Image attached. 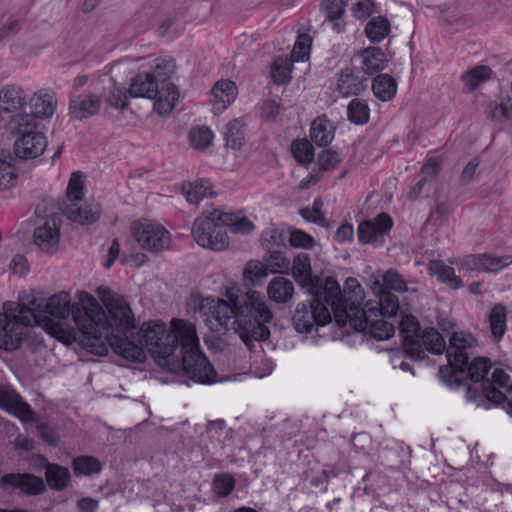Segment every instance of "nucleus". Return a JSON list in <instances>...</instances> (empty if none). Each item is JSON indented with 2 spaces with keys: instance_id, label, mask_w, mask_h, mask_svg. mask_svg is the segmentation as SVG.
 Listing matches in <instances>:
<instances>
[{
  "instance_id": "nucleus-1",
  "label": "nucleus",
  "mask_w": 512,
  "mask_h": 512,
  "mask_svg": "<svg viewBox=\"0 0 512 512\" xmlns=\"http://www.w3.org/2000/svg\"><path fill=\"white\" fill-rule=\"evenodd\" d=\"M99 288L106 310L102 308L97 299L85 291L77 294L78 302H71V295L67 291H60L50 296L44 311L59 320H66L70 315L79 331L88 339L101 341L98 353L106 351L102 339L112 350L122 358L141 360V348L130 343L122 337L128 333L133 325V313L127 301L118 295L104 298Z\"/></svg>"
},
{
  "instance_id": "nucleus-2",
  "label": "nucleus",
  "mask_w": 512,
  "mask_h": 512,
  "mask_svg": "<svg viewBox=\"0 0 512 512\" xmlns=\"http://www.w3.org/2000/svg\"><path fill=\"white\" fill-rule=\"evenodd\" d=\"M136 322L122 337L141 348V360L125 358L128 361L142 363L146 359V350L163 367L172 368L181 364L188 377L201 384L217 381V374L201 350L196 327L193 323L173 318L167 325L161 321H149L135 332Z\"/></svg>"
},
{
  "instance_id": "nucleus-3",
  "label": "nucleus",
  "mask_w": 512,
  "mask_h": 512,
  "mask_svg": "<svg viewBox=\"0 0 512 512\" xmlns=\"http://www.w3.org/2000/svg\"><path fill=\"white\" fill-rule=\"evenodd\" d=\"M227 300L209 296L203 298L199 312L211 325L235 331L249 349L254 341L266 340L270 331L266 324L273 314L258 291L235 295L232 290L225 293Z\"/></svg>"
},
{
  "instance_id": "nucleus-4",
  "label": "nucleus",
  "mask_w": 512,
  "mask_h": 512,
  "mask_svg": "<svg viewBox=\"0 0 512 512\" xmlns=\"http://www.w3.org/2000/svg\"><path fill=\"white\" fill-rule=\"evenodd\" d=\"M42 304L43 301L36 291L21 292L18 302L4 303L3 313H0L1 349H17L29 326L42 327L48 334L67 345L76 341V332L73 328L48 316L36 315V312H42Z\"/></svg>"
},
{
  "instance_id": "nucleus-5",
  "label": "nucleus",
  "mask_w": 512,
  "mask_h": 512,
  "mask_svg": "<svg viewBox=\"0 0 512 512\" xmlns=\"http://www.w3.org/2000/svg\"><path fill=\"white\" fill-rule=\"evenodd\" d=\"M38 120L33 113L17 112L5 123L6 131L13 137L14 153L20 159H34L43 154L47 147L44 134L37 130Z\"/></svg>"
},
{
  "instance_id": "nucleus-6",
  "label": "nucleus",
  "mask_w": 512,
  "mask_h": 512,
  "mask_svg": "<svg viewBox=\"0 0 512 512\" xmlns=\"http://www.w3.org/2000/svg\"><path fill=\"white\" fill-rule=\"evenodd\" d=\"M83 187L84 175L79 171L72 173L65 198L60 203V210L70 221L90 225L100 218L101 206L93 199L84 198Z\"/></svg>"
},
{
  "instance_id": "nucleus-7",
  "label": "nucleus",
  "mask_w": 512,
  "mask_h": 512,
  "mask_svg": "<svg viewBox=\"0 0 512 512\" xmlns=\"http://www.w3.org/2000/svg\"><path fill=\"white\" fill-rule=\"evenodd\" d=\"M475 344V338L465 332H454L447 348L448 365L440 366L439 376L448 386L462 384L468 364V350Z\"/></svg>"
},
{
  "instance_id": "nucleus-8",
  "label": "nucleus",
  "mask_w": 512,
  "mask_h": 512,
  "mask_svg": "<svg viewBox=\"0 0 512 512\" xmlns=\"http://www.w3.org/2000/svg\"><path fill=\"white\" fill-rule=\"evenodd\" d=\"M324 299L327 304L331 306V311L335 321L339 324L340 312L350 315V310H363L361 301L364 297V292L355 278H347L344 283L343 290L340 289L338 282L333 277H327L323 285Z\"/></svg>"
},
{
  "instance_id": "nucleus-9",
  "label": "nucleus",
  "mask_w": 512,
  "mask_h": 512,
  "mask_svg": "<svg viewBox=\"0 0 512 512\" xmlns=\"http://www.w3.org/2000/svg\"><path fill=\"white\" fill-rule=\"evenodd\" d=\"M130 233L138 245L148 252L162 253L170 248V232L156 221L148 219L134 221L130 225Z\"/></svg>"
},
{
  "instance_id": "nucleus-10",
  "label": "nucleus",
  "mask_w": 512,
  "mask_h": 512,
  "mask_svg": "<svg viewBox=\"0 0 512 512\" xmlns=\"http://www.w3.org/2000/svg\"><path fill=\"white\" fill-rule=\"evenodd\" d=\"M211 211H204L192 225V236L201 247L214 252H222L229 246V238L221 224L211 217Z\"/></svg>"
},
{
  "instance_id": "nucleus-11",
  "label": "nucleus",
  "mask_w": 512,
  "mask_h": 512,
  "mask_svg": "<svg viewBox=\"0 0 512 512\" xmlns=\"http://www.w3.org/2000/svg\"><path fill=\"white\" fill-rule=\"evenodd\" d=\"M350 315L347 316L344 312L338 315L339 326L349 324L356 331L367 332L374 339L382 341L389 339L395 333L394 326L383 317H368L365 310H350Z\"/></svg>"
},
{
  "instance_id": "nucleus-12",
  "label": "nucleus",
  "mask_w": 512,
  "mask_h": 512,
  "mask_svg": "<svg viewBox=\"0 0 512 512\" xmlns=\"http://www.w3.org/2000/svg\"><path fill=\"white\" fill-rule=\"evenodd\" d=\"M393 226L387 213H380L372 220L362 221L357 228V238L361 244L381 245Z\"/></svg>"
},
{
  "instance_id": "nucleus-13",
  "label": "nucleus",
  "mask_w": 512,
  "mask_h": 512,
  "mask_svg": "<svg viewBox=\"0 0 512 512\" xmlns=\"http://www.w3.org/2000/svg\"><path fill=\"white\" fill-rule=\"evenodd\" d=\"M400 335L403 339L405 352L415 360L423 359V349L420 344V324L416 317L404 315L399 324Z\"/></svg>"
},
{
  "instance_id": "nucleus-14",
  "label": "nucleus",
  "mask_w": 512,
  "mask_h": 512,
  "mask_svg": "<svg viewBox=\"0 0 512 512\" xmlns=\"http://www.w3.org/2000/svg\"><path fill=\"white\" fill-rule=\"evenodd\" d=\"M485 398L495 404L506 400L507 394H512V379L510 375L501 368H496L491 375L490 381L483 384Z\"/></svg>"
},
{
  "instance_id": "nucleus-15",
  "label": "nucleus",
  "mask_w": 512,
  "mask_h": 512,
  "mask_svg": "<svg viewBox=\"0 0 512 512\" xmlns=\"http://www.w3.org/2000/svg\"><path fill=\"white\" fill-rule=\"evenodd\" d=\"M0 408L14 415L22 422H32L34 413L20 395L9 386H0Z\"/></svg>"
},
{
  "instance_id": "nucleus-16",
  "label": "nucleus",
  "mask_w": 512,
  "mask_h": 512,
  "mask_svg": "<svg viewBox=\"0 0 512 512\" xmlns=\"http://www.w3.org/2000/svg\"><path fill=\"white\" fill-rule=\"evenodd\" d=\"M212 110L214 114L222 113L237 97L238 90L236 84L228 79L217 81L211 90Z\"/></svg>"
},
{
  "instance_id": "nucleus-17",
  "label": "nucleus",
  "mask_w": 512,
  "mask_h": 512,
  "mask_svg": "<svg viewBox=\"0 0 512 512\" xmlns=\"http://www.w3.org/2000/svg\"><path fill=\"white\" fill-rule=\"evenodd\" d=\"M0 485L3 489L18 488L27 494H39L44 488V482L41 478L31 474H6L0 479Z\"/></svg>"
},
{
  "instance_id": "nucleus-18",
  "label": "nucleus",
  "mask_w": 512,
  "mask_h": 512,
  "mask_svg": "<svg viewBox=\"0 0 512 512\" xmlns=\"http://www.w3.org/2000/svg\"><path fill=\"white\" fill-rule=\"evenodd\" d=\"M101 104V96L81 94L70 101L69 115L72 119L81 121L96 115L100 110Z\"/></svg>"
},
{
  "instance_id": "nucleus-19",
  "label": "nucleus",
  "mask_w": 512,
  "mask_h": 512,
  "mask_svg": "<svg viewBox=\"0 0 512 512\" xmlns=\"http://www.w3.org/2000/svg\"><path fill=\"white\" fill-rule=\"evenodd\" d=\"M156 95L150 99L154 100L153 108L161 116L170 114L179 99L177 87L165 80H161V86L157 87Z\"/></svg>"
},
{
  "instance_id": "nucleus-20",
  "label": "nucleus",
  "mask_w": 512,
  "mask_h": 512,
  "mask_svg": "<svg viewBox=\"0 0 512 512\" xmlns=\"http://www.w3.org/2000/svg\"><path fill=\"white\" fill-rule=\"evenodd\" d=\"M292 274L294 279L303 287H306L310 294H319L323 289L324 281L311 273L309 258H295Z\"/></svg>"
},
{
  "instance_id": "nucleus-21",
  "label": "nucleus",
  "mask_w": 512,
  "mask_h": 512,
  "mask_svg": "<svg viewBox=\"0 0 512 512\" xmlns=\"http://www.w3.org/2000/svg\"><path fill=\"white\" fill-rule=\"evenodd\" d=\"M378 295V301L369 300L363 310L368 317H392L399 310L398 298L390 292H374Z\"/></svg>"
},
{
  "instance_id": "nucleus-22",
  "label": "nucleus",
  "mask_w": 512,
  "mask_h": 512,
  "mask_svg": "<svg viewBox=\"0 0 512 512\" xmlns=\"http://www.w3.org/2000/svg\"><path fill=\"white\" fill-rule=\"evenodd\" d=\"M34 243L43 253H56L59 247V229L54 221H47L34 230Z\"/></svg>"
},
{
  "instance_id": "nucleus-23",
  "label": "nucleus",
  "mask_w": 512,
  "mask_h": 512,
  "mask_svg": "<svg viewBox=\"0 0 512 512\" xmlns=\"http://www.w3.org/2000/svg\"><path fill=\"white\" fill-rule=\"evenodd\" d=\"M221 226L228 227L233 233H249L254 229L253 223L244 216L226 213L219 209L211 210V216Z\"/></svg>"
},
{
  "instance_id": "nucleus-24",
  "label": "nucleus",
  "mask_w": 512,
  "mask_h": 512,
  "mask_svg": "<svg viewBox=\"0 0 512 512\" xmlns=\"http://www.w3.org/2000/svg\"><path fill=\"white\" fill-rule=\"evenodd\" d=\"M159 86L158 79L152 73H139L131 81L128 93L131 97L151 98L155 96L157 87Z\"/></svg>"
},
{
  "instance_id": "nucleus-25",
  "label": "nucleus",
  "mask_w": 512,
  "mask_h": 512,
  "mask_svg": "<svg viewBox=\"0 0 512 512\" xmlns=\"http://www.w3.org/2000/svg\"><path fill=\"white\" fill-rule=\"evenodd\" d=\"M289 269V263L282 264L273 263V264H264L258 260H251L248 262L245 270L244 276L246 279L252 281L253 283L261 281L265 277H267L270 273H283Z\"/></svg>"
},
{
  "instance_id": "nucleus-26",
  "label": "nucleus",
  "mask_w": 512,
  "mask_h": 512,
  "mask_svg": "<svg viewBox=\"0 0 512 512\" xmlns=\"http://www.w3.org/2000/svg\"><path fill=\"white\" fill-rule=\"evenodd\" d=\"M359 57L362 61L361 69L369 75L383 70L388 63L385 53L379 47H367Z\"/></svg>"
},
{
  "instance_id": "nucleus-27",
  "label": "nucleus",
  "mask_w": 512,
  "mask_h": 512,
  "mask_svg": "<svg viewBox=\"0 0 512 512\" xmlns=\"http://www.w3.org/2000/svg\"><path fill=\"white\" fill-rule=\"evenodd\" d=\"M320 8L325 15V19L333 23V29L337 33L344 31L345 3L343 0H323Z\"/></svg>"
},
{
  "instance_id": "nucleus-28",
  "label": "nucleus",
  "mask_w": 512,
  "mask_h": 512,
  "mask_svg": "<svg viewBox=\"0 0 512 512\" xmlns=\"http://www.w3.org/2000/svg\"><path fill=\"white\" fill-rule=\"evenodd\" d=\"M294 294L293 283L284 277L273 278L267 286V295L276 303H287Z\"/></svg>"
},
{
  "instance_id": "nucleus-29",
  "label": "nucleus",
  "mask_w": 512,
  "mask_h": 512,
  "mask_svg": "<svg viewBox=\"0 0 512 512\" xmlns=\"http://www.w3.org/2000/svg\"><path fill=\"white\" fill-rule=\"evenodd\" d=\"M428 270L431 276H435L438 281L453 289H457L462 285L461 280L455 275L454 269L445 265L439 259L430 261Z\"/></svg>"
},
{
  "instance_id": "nucleus-30",
  "label": "nucleus",
  "mask_w": 512,
  "mask_h": 512,
  "mask_svg": "<svg viewBox=\"0 0 512 512\" xmlns=\"http://www.w3.org/2000/svg\"><path fill=\"white\" fill-rule=\"evenodd\" d=\"M372 289L374 292H383L394 290L397 292H406L409 289L403 278L394 271H387L373 282Z\"/></svg>"
},
{
  "instance_id": "nucleus-31",
  "label": "nucleus",
  "mask_w": 512,
  "mask_h": 512,
  "mask_svg": "<svg viewBox=\"0 0 512 512\" xmlns=\"http://www.w3.org/2000/svg\"><path fill=\"white\" fill-rule=\"evenodd\" d=\"M310 138L318 146H327L334 138L331 123L323 117L315 119L311 124Z\"/></svg>"
},
{
  "instance_id": "nucleus-32",
  "label": "nucleus",
  "mask_w": 512,
  "mask_h": 512,
  "mask_svg": "<svg viewBox=\"0 0 512 512\" xmlns=\"http://www.w3.org/2000/svg\"><path fill=\"white\" fill-rule=\"evenodd\" d=\"M372 91L381 101L391 100L397 91V83L389 74H379L372 82Z\"/></svg>"
},
{
  "instance_id": "nucleus-33",
  "label": "nucleus",
  "mask_w": 512,
  "mask_h": 512,
  "mask_svg": "<svg viewBox=\"0 0 512 512\" xmlns=\"http://www.w3.org/2000/svg\"><path fill=\"white\" fill-rule=\"evenodd\" d=\"M390 22L383 16L371 18L365 26V35L373 43H379L390 33Z\"/></svg>"
},
{
  "instance_id": "nucleus-34",
  "label": "nucleus",
  "mask_w": 512,
  "mask_h": 512,
  "mask_svg": "<svg viewBox=\"0 0 512 512\" xmlns=\"http://www.w3.org/2000/svg\"><path fill=\"white\" fill-rule=\"evenodd\" d=\"M420 344L423 349V358L425 350L433 354H442L446 349V344L441 334L434 328H425L420 337Z\"/></svg>"
},
{
  "instance_id": "nucleus-35",
  "label": "nucleus",
  "mask_w": 512,
  "mask_h": 512,
  "mask_svg": "<svg viewBox=\"0 0 512 512\" xmlns=\"http://www.w3.org/2000/svg\"><path fill=\"white\" fill-rule=\"evenodd\" d=\"M181 191L187 202L197 205L201 199L212 194L210 187L204 180H196L195 182H184Z\"/></svg>"
},
{
  "instance_id": "nucleus-36",
  "label": "nucleus",
  "mask_w": 512,
  "mask_h": 512,
  "mask_svg": "<svg viewBox=\"0 0 512 512\" xmlns=\"http://www.w3.org/2000/svg\"><path fill=\"white\" fill-rule=\"evenodd\" d=\"M337 88L343 96L356 95L366 88V80L352 72H345L340 76Z\"/></svg>"
},
{
  "instance_id": "nucleus-37",
  "label": "nucleus",
  "mask_w": 512,
  "mask_h": 512,
  "mask_svg": "<svg viewBox=\"0 0 512 512\" xmlns=\"http://www.w3.org/2000/svg\"><path fill=\"white\" fill-rule=\"evenodd\" d=\"M294 328L300 333H309L315 326V317L309 305L300 303L297 305L293 316Z\"/></svg>"
},
{
  "instance_id": "nucleus-38",
  "label": "nucleus",
  "mask_w": 512,
  "mask_h": 512,
  "mask_svg": "<svg viewBox=\"0 0 512 512\" xmlns=\"http://www.w3.org/2000/svg\"><path fill=\"white\" fill-rule=\"evenodd\" d=\"M245 124L240 119H233L226 126V146L233 150H239L244 144Z\"/></svg>"
},
{
  "instance_id": "nucleus-39",
  "label": "nucleus",
  "mask_w": 512,
  "mask_h": 512,
  "mask_svg": "<svg viewBox=\"0 0 512 512\" xmlns=\"http://www.w3.org/2000/svg\"><path fill=\"white\" fill-rule=\"evenodd\" d=\"M492 69L486 65H478L462 75L465 87L469 91L476 89L491 78Z\"/></svg>"
},
{
  "instance_id": "nucleus-40",
  "label": "nucleus",
  "mask_w": 512,
  "mask_h": 512,
  "mask_svg": "<svg viewBox=\"0 0 512 512\" xmlns=\"http://www.w3.org/2000/svg\"><path fill=\"white\" fill-rule=\"evenodd\" d=\"M36 116L51 117L57 106V99L53 94L35 93L31 98Z\"/></svg>"
},
{
  "instance_id": "nucleus-41",
  "label": "nucleus",
  "mask_w": 512,
  "mask_h": 512,
  "mask_svg": "<svg viewBox=\"0 0 512 512\" xmlns=\"http://www.w3.org/2000/svg\"><path fill=\"white\" fill-rule=\"evenodd\" d=\"M46 480L52 489L62 490L70 480V472L65 467L49 464L46 468Z\"/></svg>"
},
{
  "instance_id": "nucleus-42",
  "label": "nucleus",
  "mask_w": 512,
  "mask_h": 512,
  "mask_svg": "<svg viewBox=\"0 0 512 512\" xmlns=\"http://www.w3.org/2000/svg\"><path fill=\"white\" fill-rule=\"evenodd\" d=\"M471 261L467 263L481 272H498L502 268L512 263V258H469Z\"/></svg>"
},
{
  "instance_id": "nucleus-43",
  "label": "nucleus",
  "mask_w": 512,
  "mask_h": 512,
  "mask_svg": "<svg viewBox=\"0 0 512 512\" xmlns=\"http://www.w3.org/2000/svg\"><path fill=\"white\" fill-rule=\"evenodd\" d=\"M316 298L310 303L309 307L313 311L315 317V325H325L331 320V306L324 299V291L320 290L319 294H313Z\"/></svg>"
},
{
  "instance_id": "nucleus-44",
  "label": "nucleus",
  "mask_w": 512,
  "mask_h": 512,
  "mask_svg": "<svg viewBox=\"0 0 512 512\" xmlns=\"http://www.w3.org/2000/svg\"><path fill=\"white\" fill-rule=\"evenodd\" d=\"M292 61L287 57H278L271 66V77L274 83L286 84L291 79Z\"/></svg>"
},
{
  "instance_id": "nucleus-45",
  "label": "nucleus",
  "mask_w": 512,
  "mask_h": 512,
  "mask_svg": "<svg viewBox=\"0 0 512 512\" xmlns=\"http://www.w3.org/2000/svg\"><path fill=\"white\" fill-rule=\"evenodd\" d=\"M490 330L492 335L500 339L506 331V308L501 305H495L489 315Z\"/></svg>"
},
{
  "instance_id": "nucleus-46",
  "label": "nucleus",
  "mask_w": 512,
  "mask_h": 512,
  "mask_svg": "<svg viewBox=\"0 0 512 512\" xmlns=\"http://www.w3.org/2000/svg\"><path fill=\"white\" fill-rule=\"evenodd\" d=\"M214 135L212 131L205 126L192 128L189 132V141L191 146L197 150L208 148L213 142Z\"/></svg>"
},
{
  "instance_id": "nucleus-47",
  "label": "nucleus",
  "mask_w": 512,
  "mask_h": 512,
  "mask_svg": "<svg viewBox=\"0 0 512 512\" xmlns=\"http://www.w3.org/2000/svg\"><path fill=\"white\" fill-rule=\"evenodd\" d=\"M73 469L78 476H90L100 472L101 464L91 456H80L74 459Z\"/></svg>"
},
{
  "instance_id": "nucleus-48",
  "label": "nucleus",
  "mask_w": 512,
  "mask_h": 512,
  "mask_svg": "<svg viewBox=\"0 0 512 512\" xmlns=\"http://www.w3.org/2000/svg\"><path fill=\"white\" fill-rule=\"evenodd\" d=\"M348 119L359 125L369 120V108L365 101L358 98L353 99L347 107Z\"/></svg>"
},
{
  "instance_id": "nucleus-49",
  "label": "nucleus",
  "mask_w": 512,
  "mask_h": 512,
  "mask_svg": "<svg viewBox=\"0 0 512 512\" xmlns=\"http://www.w3.org/2000/svg\"><path fill=\"white\" fill-rule=\"evenodd\" d=\"M487 116L496 123H504L512 117V103L491 102L486 109Z\"/></svg>"
},
{
  "instance_id": "nucleus-50",
  "label": "nucleus",
  "mask_w": 512,
  "mask_h": 512,
  "mask_svg": "<svg viewBox=\"0 0 512 512\" xmlns=\"http://www.w3.org/2000/svg\"><path fill=\"white\" fill-rule=\"evenodd\" d=\"M286 236L284 231L270 228L262 235L263 245L273 253L280 252L279 249L285 246Z\"/></svg>"
},
{
  "instance_id": "nucleus-51",
  "label": "nucleus",
  "mask_w": 512,
  "mask_h": 512,
  "mask_svg": "<svg viewBox=\"0 0 512 512\" xmlns=\"http://www.w3.org/2000/svg\"><path fill=\"white\" fill-rule=\"evenodd\" d=\"M312 45V38L308 34H301L298 36L293 50L291 52L290 61H304L309 58L310 49Z\"/></svg>"
},
{
  "instance_id": "nucleus-52",
  "label": "nucleus",
  "mask_w": 512,
  "mask_h": 512,
  "mask_svg": "<svg viewBox=\"0 0 512 512\" xmlns=\"http://www.w3.org/2000/svg\"><path fill=\"white\" fill-rule=\"evenodd\" d=\"M235 487V479L228 473L217 474L213 480V489L217 496L227 497Z\"/></svg>"
},
{
  "instance_id": "nucleus-53",
  "label": "nucleus",
  "mask_w": 512,
  "mask_h": 512,
  "mask_svg": "<svg viewBox=\"0 0 512 512\" xmlns=\"http://www.w3.org/2000/svg\"><path fill=\"white\" fill-rule=\"evenodd\" d=\"M291 150L299 163H310L313 160V147L307 140L294 141Z\"/></svg>"
},
{
  "instance_id": "nucleus-54",
  "label": "nucleus",
  "mask_w": 512,
  "mask_h": 512,
  "mask_svg": "<svg viewBox=\"0 0 512 512\" xmlns=\"http://www.w3.org/2000/svg\"><path fill=\"white\" fill-rule=\"evenodd\" d=\"M322 207H323L322 200L315 199L312 207L311 208L305 207V208L301 209L300 214L307 221H310V222H313V223H316L319 225H324L326 222V219L322 213Z\"/></svg>"
},
{
  "instance_id": "nucleus-55",
  "label": "nucleus",
  "mask_w": 512,
  "mask_h": 512,
  "mask_svg": "<svg viewBox=\"0 0 512 512\" xmlns=\"http://www.w3.org/2000/svg\"><path fill=\"white\" fill-rule=\"evenodd\" d=\"M451 207L447 202H438L435 209L430 213L427 224L439 227L446 223Z\"/></svg>"
},
{
  "instance_id": "nucleus-56",
  "label": "nucleus",
  "mask_w": 512,
  "mask_h": 512,
  "mask_svg": "<svg viewBox=\"0 0 512 512\" xmlns=\"http://www.w3.org/2000/svg\"><path fill=\"white\" fill-rule=\"evenodd\" d=\"M127 92L128 90L114 85L106 98V102L116 109L124 110L128 107Z\"/></svg>"
},
{
  "instance_id": "nucleus-57",
  "label": "nucleus",
  "mask_w": 512,
  "mask_h": 512,
  "mask_svg": "<svg viewBox=\"0 0 512 512\" xmlns=\"http://www.w3.org/2000/svg\"><path fill=\"white\" fill-rule=\"evenodd\" d=\"M489 368L490 364L486 358H476L469 366L467 365L466 367L470 378L475 382L482 380L487 374Z\"/></svg>"
},
{
  "instance_id": "nucleus-58",
  "label": "nucleus",
  "mask_w": 512,
  "mask_h": 512,
  "mask_svg": "<svg viewBox=\"0 0 512 512\" xmlns=\"http://www.w3.org/2000/svg\"><path fill=\"white\" fill-rule=\"evenodd\" d=\"M16 178L17 175L10 163L0 159V190L13 187L15 185Z\"/></svg>"
},
{
  "instance_id": "nucleus-59",
  "label": "nucleus",
  "mask_w": 512,
  "mask_h": 512,
  "mask_svg": "<svg viewBox=\"0 0 512 512\" xmlns=\"http://www.w3.org/2000/svg\"><path fill=\"white\" fill-rule=\"evenodd\" d=\"M289 243L295 248L311 249L315 245V240L302 230H293L290 233Z\"/></svg>"
},
{
  "instance_id": "nucleus-60",
  "label": "nucleus",
  "mask_w": 512,
  "mask_h": 512,
  "mask_svg": "<svg viewBox=\"0 0 512 512\" xmlns=\"http://www.w3.org/2000/svg\"><path fill=\"white\" fill-rule=\"evenodd\" d=\"M175 63L173 60L158 59L154 67V75L161 80L167 79L175 72Z\"/></svg>"
},
{
  "instance_id": "nucleus-61",
  "label": "nucleus",
  "mask_w": 512,
  "mask_h": 512,
  "mask_svg": "<svg viewBox=\"0 0 512 512\" xmlns=\"http://www.w3.org/2000/svg\"><path fill=\"white\" fill-rule=\"evenodd\" d=\"M340 162L339 155L335 151L325 150L318 156V163L322 170H330Z\"/></svg>"
},
{
  "instance_id": "nucleus-62",
  "label": "nucleus",
  "mask_w": 512,
  "mask_h": 512,
  "mask_svg": "<svg viewBox=\"0 0 512 512\" xmlns=\"http://www.w3.org/2000/svg\"><path fill=\"white\" fill-rule=\"evenodd\" d=\"M375 3L373 0H362L352 7V12L357 18H366L374 11Z\"/></svg>"
},
{
  "instance_id": "nucleus-63",
  "label": "nucleus",
  "mask_w": 512,
  "mask_h": 512,
  "mask_svg": "<svg viewBox=\"0 0 512 512\" xmlns=\"http://www.w3.org/2000/svg\"><path fill=\"white\" fill-rule=\"evenodd\" d=\"M441 163L442 161L438 157L429 158L421 169L423 177H426L427 179L435 177L439 171Z\"/></svg>"
},
{
  "instance_id": "nucleus-64",
  "label": "nucleus",
  "mask_w": 512,
  "mask_h": 512,
  "mask_svg": "<svg viewBox=\"0 0 512 512\" xmlns=\"http://www.w3.org/2000/svg\"><path fill=\"white\" fill-rule=\"evenodd\" d=\"M280 113V104L275 100H268L263 104L262 115L266 120H274Z\"/></svg>"
}]
</instances>
